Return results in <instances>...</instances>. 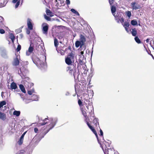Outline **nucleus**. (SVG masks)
Here are the masks:
<instances>
[{
	"label": "nucleus",
	"instance_id": "obj_6",
	"mask_svg": "<svg viewBox=\"0 0 154 154\" xmlns=\"http://www.w3.org/2000/svg\"><path fill=\"white\" fill-rule=\"evenodd\" d=\"M104 154H114V149L113 147L110 148H107L105 149V150L104 151Z\"/></svg>",
	"mask_w": 154,
	"mask_h": 154
},
{
	"label": "nucleus",
	"instance_id": "obj_17",
	"mask_svg": "<svg viewBox=\"0 0 154 154\" xmlns=\"http://www.w3.org/2000/svg\"><path fill=\"white\" fill-rule=\"evenodd\" d=\"M80 41L82 43V45H84L85 42L86 41L85 38V36L82 35H80Z\"/></svg>",
	"mask_w": 154,
	"mask_h": 154
},
{
	"label": "nucleus",
	"instance_id": "obj_3",
	"mask_svg": "<svg viewBox=\"0 0 154 154\" xmlns=\"http://www.w3.org/2000/svg\"><path fill=\"white\" fill-rule=\"evenodd\" d=\"M75 66L73 65L68 66L66 68V71L71 76L73 75L75 78Z\"/></svg>",
	"mask_w": 154,
	"mask_h": 154
},
{
	"label": "nucleus",
	"instance_id": "obj_9",
	"mask_svg": "<svg viewBox=\"0 0 154 154\" xmlns=\"http://www.w3.org/2000/svg\"><path fill=\"white\" fill-rule=\"evenodd\" d=\"M92 123L94 124V126H93L94 128L98 129V127L100 128L98 120L97 118H94L92 121Z\"/></svg>",
	"mask_w": 154,
	"mask_h": 154
},
{
	"label": "nucleus",
	"instance_id": "obj_28",
	"mask_svg": "<svg viewBox=\"0 0 154 154\" xmlns=\"http://www.w3.org/2000/svg\"><path fill=\"white\" fill-rule=\"evenodd\" d=\"M84 104L86 106H87L91 104L90 101L88 100L85 99L84 101Z\"/></svg>",
	"mask_w": 154,
	"mask_h": 154
},
{
	"label": "nucleus",
	"instance_id": "obj_4",
	"mask_svg": "<svg viewBox=\"0 0 154 154\" xmlns=\"http://www.w3.org/2000/svg\"><path fill=\"white\" fill-rule=\"evenodd\" d=\"M85 118V121L86 123V124L88 127L91 130V131H92V132L94 134L95 136H96L97 140H98V135L96 131L95 130L94 128V127H93L88 122L89 120L88 117L87 116V115H86L85 116H84Z\"/></svg>",
	"mask_w": 154,
	"mask_h": 154
},
{
	"label": "nucleus",
	"instance_id": "obj_10",
	"mask_svg": "<svg viewBox=\"0 0 154 154\" xmlns=\"http://www.w3.org/2000/svg\"><path fill=\"white\" fill-rule=\"evenodd\" d=\"M32 22V20L28 18L27 20V25L28 29L30 30L33 29V25Z\"/></svg>",
	"mask_w": 154,
	"mask_h": 154
},
{
	"label": "nucleus",
	"instance_id": "obj_27",
	"mask_svg": "<svg viewBox=\"0 0 154 154\" xmlns=\"http://www.w3.org/2000/svg\"><path fill=\"white\" fill-rule=\"evenodd\" d=\"M131 34L133 36H135L137 34V31L135 28L132 29V31L131 32Z\"/></svg>",
	"mask_w": 154,
	"mask_h": 154
},
{
	"label": "nucleus",
	"instance_id": "obj_31",
	"mask_svg": "<svg viewBox=\"0 0 154 154\" xmlns=\"http://www.w3.org/2000/svg\"><path fill=\"white\" fill-rule=\"evenodd\" d=\"M131 24L133 26H135L137 24V23L136 20H133L131 21Z\"/></svg>",
	"mask_w": 154,
	"mask_h": 154
},
{
	"label": "nucleus",
	"instance_id": "obj_29",
	"mask_svg": "<svg viewBox=\"0 0 154 154\" xmlns=\"http://www.w3.org/2000/svg\"><path fill=\"white\" fill-rule=\"evenodd\" d=\"M59 43L57 38H55L54 39V46L57 48L58 45Z\"/></svg>",
	"mask_w": 154,
	"mask_h": 154
},
{
	"label": "nucleus",
	"instance_id": "obj_36",
	"mask_svg": "<svg viewBox=\"0 0 154 154\" xmlns=\"http://www.w3.org/2000/svg\"><path fill=\"white\" fill-rule=\"evenodd\" d=\"M4 19L3 17L0 16V23L1 24H3V22L4 21Z\"/></svg>",
	"mask_w": 154,
	"mask_h": 154
},
{
	"label": "nucleus",
	"instance_id": "obj_44",
	"mask_svg": "<svg viewBox=\"0 0 154 154\" xmlns=\"http://www.w3.org/2000/svg\"><path fill=\"white\" fill-rule=\"evenodd\" d=\"M33 92H34L33 91H32V90L28 91V93L30 95H31L33 93Z\"/></svg>",
	"mask_w": 154,
	"mask_h": 154
},
{
	"label": "nucleus",
	"instance_id": "obj_30",
	"mask_svg": "<svg viewBox=\"0 0 154 154\" xmlns=\"http://www.w3.org/2000/svg\"><path fill=\"white\" fill-rule=\"evenodd\" d=\"M20 112L19 111H14L13 112V115H15L17 116H18L20 114Z\"/></svg>",
	"mask_w": 154,
	"mask_h": 154
},
{
	"label": "nucleus",
	"instance_id": "obj_55",
	"mask_svg": "<svg viewBox=\"0 0 154 154\" xmlns=\"http://www.w3.org/2000/svg\"><path fill=\"white\" fill-rule=\"evenodd\" d=\"M149 38H147L146 40V42L148 43L149 42Z\"/></svg>",
	"mask_w": 154,
	"mask_h": 154
},
{
	"label": "nucleus",
	"instance_id": "obj_11",
	"mask_svg": "<svg viewBox=\"0 0 154 154\" xmlns=\"http://www.w3.org/2000/svg\"><path fill=\"white\" fill-rule=\"evenodd\" d=\"M67 50V48L65 49L64 47H60L58 48L57 51L58 53H60L62 55H63Z\"/></svg>",
	"mask_w": 154,
	"mask_h": 154
},
{
	"label": "nucleus",
	"instance_id": "obj_38",
	"mask_svg": "<svg viewBox=\"0 0 154 154\" xmlns=\"http://www.w3.org/2000/svg\"><path fill=\"white\" fill-rule=\"evenodd\" d=\"M127 15L129 17H130L131 15V13L130 11H128L126 12Z\"/></svg>",
	"mask_w": 154,
	"mask_h": 154
},
{
	"label": "nucleus",
	"instance_id": "obj_5",
	"mask_svg": "<svg viewBox=\"0 0 154 154\" xmlns=\"http://www.w3.org/2000/svg\"><path fill=\"white\" fill-rule=\"evenodd\" d=\"M49 26L47 23H45L43 24L42 29V32L44 34L47 35L48 33Z\"/></svg>",
	"mask_w": 154,
	"mask_h": 154
},
{
	"label": "nucleus",
	"instance_id": "obj_15",
	"mask_svg": "<svg viewBox=\"0 0 154 154\" xmlns=\"http://www.w3.org/2000/svg\"><path fill=\"white\" fill-rule=\"evenodd\" d=\"M6 119V114L0 111V119L3 121H5Z\"/></svg>",
	"mask_w": 154,
	"mask_h": 154
},
{
	"label": "nucleus",
	"instance_id": "obj_13",
	"mask_svg": "<svg viewBox=\"0 0 154 154\" xmlns=\"http://www.w3.org/2000/svg\"><path fill=\"white\" fill-rule=\"evenodd\" d=\"M86 107L87 109H85L86 111L87 112H89V113H91L92 112V110L93 109L92 106L90 104H88V105L86 106Z\"/></svg>",
	"mask_w": 154,
	"mask_h": 154
},
{
	"label": "nucleus",
	"instance_id": "obj_20",
	"mask_svg": "<svg viewBox=\"0 0 154 154\" xmlns=\"http://www.w3.org/2000/svg\"><path fill=\"white\" fill-rule=\"evenodd\" d=\"M31 99L32 101H37L38 100V97L36 95L33 94L31 96Z\"/></svg>",
	"mask_w": 154,
	"mask_h": 154
},
{
	"label": "nucleus",
	"instance_id": "obj_59",
	"mask_svg": "<svg viewBox=\"0 0 154 154\" xmlns=\"http://www.w3.org/2000/svg\"><path fill=\"white\" fill-rule=\"evenodd\" d=\"M153 49H154V48H153Z\"/></svg>",
	"mask_w": 154,
	"mask_h": 154
},
{
	"label": "nucleus",
	"instance_id": "obj_26",
	"mask_svg": "<svg viewBox=\"0 0 154 154\" xmlns=\"http://www.w3.org/2000/svg\"><path fill=\"white\" fill-rule=\"evenodd\" d=\"M19 87L21 91L24 93H26V91L25 89V88L23 85L22 84H20L19 85Z\"/></svg>",
	"mask_w": 154,
	"mask_h": 154
},
{
	"label": "nucleus",
	"instance_id": "obj_18",
	"mask_svg": "<svg viewBox=\"0 0 154 154\" xmlns=\"http://www.w3.org/2000/svg\"><path fill=\"white\" fill-rule=\"evenodd\" d=\"M48 117H47V118H45V119L43 120L42 121V122H40L39 123V124L41 125H44L46 124L48 122L47 121L49 120V119H48Z\"/></svg>",
	"mask_w": 154,
	"mask_h": 154
},
{
	"label": "nucleus",
	"instance_id": "obj_52",
	"mask_svg": "<svg viewBox=\"0 0 154 154\" xmlns=\"http://www.w3.org/2000/svg\"><path fill=\"white\" fill-rule=\"evenodd\" d=\"M18 0H13V2L14 3H16V2H17V1H18Z\"/></svg>",
	"mask_w": 154,
	"mask_h": 154
},
{
	"label": "nucleus",
	"instance_id": "obj_58",
	"mask_svg": "<svg viewBox=\"0 0 154 154\" xmlns=\"http://www.w3.org/2000/svg\"><path fill=\"white\" fill-rule=\"evenodd\" d=\"M56 2H57V0H56Z\"/></svg>",
	"mask_w": 154,
	"mask_h": 154
},
{
	"label": "nucleus",
	"instance_id": "obj_43",
	"mask_svg": "<svg viewBox=\"0 0 154 154\" xmlns=\"http://www.w3.org/2000/svg\"><path fill=\"white\" fill-rule=\"evenodd\" d=\"M115 0H109V2L110 5H112L114 2Z\"/></svg>",
	"mask_w": 154,
	"mask_h": 154
},
{
	"label": "nucleus",
	"instance_id": "obj_7",
	"mask_svg": "<svg viewBox=\"0 0 154 154\" xmlns=\"http://www.w3.org/2000/svg\"><path fill=\"white\" fill-rule=\"evenodd\" d=\"M122 12H119L117 13L116 15H115V20H117V22L119 23L120 22V19H121L122 17Z\"/></svg>",
	"mask_w": 154,
	"mask_h": 154
},
{
	"label": "nucleus",
	"instance_id": "obj_12",
	"mask_svg": "<svg viewBox=\"0 0 154 154\" xmlns=\"http://www.w3.org/2000/svg\"><path fill=\"white\" fill-rule=\"evenodd\" d=\"M20 61L18 59V56H16V57L14 58L12 64L14 66H17L19 64Z\"/></svg>",
	"mask_w": 154,
	"mask_h": 154
},
{
	"label": "nucleus",
	"instance_id": "obj_23",
	"mask_svg": "<svg viewBox=\"0 0 154 154\" xmlns=\"http://www.w3.org/2000/svg\"><path fill=\"white\" fill-rule=\"evenodd\" d=\"M11 88L12 89H15L17 88L16 83L14 82H12L11 85Z\"/></svg>",
	"mask_w": 154,
	"mask_h": 154
},
{
	"label": "nucleus",
	"instance_id": "obj_57",
	"mask_svg": "<svg viewBox=\"0 0 154 154\" xmlns=\"http://www.w3.org/2000/svg\"><path fill=\"white\" fill-rule=\"evenodd\" d=\"M21 31V30L20 31V32H20Z\"/></svg>",
	"mask_w": 154,
	"mask_h": 154
},
{
	"label": "nucleus",
	"instance_id": "obj_46",
	"mask_svg": "<svg viewBox=\"0 0 154 154\" xmlns=\"http://www.w3.org/2000/svg\"><path fill=\"white\" fill-rule=\"evenodd\" d=\"M5 33V31L3 29H0V33L1 34H3Z\"/></svg>",
	"mask_w": 154,
	"mask_h": 154
},
{
	"label": "nucleus",
	"instance_id": "obj_14",
	"mask_svg": "<svg viewBox=\"0 0 154 154\" xmlns=\"http://www.w3.org/2000/svg\"><path fill=\"white\" fill-rule=\"evenodd\" d=\"M26 133V132L22 134V135H21V137L20 138V140L18 141V143L19 145H22V144L23 143V142L24 137V136L25 134Z\"/></svg>",
	"mask_w": 154,
	"mask_h": 154
},
{
	"label": "nucleus",
	"instance_id": "obj_47",
	"mask_svg": "<svg viewBox=\"0 0 154 154\" xmlns=\"http://www.w3.org/2000/svg\"><path fill=\"white\" fill-rule=\"evenodd\" d=\"M66 3L67 5H69L70 4V1L69 0H66Z\"/></svg>",
	"mask_w": 154,
	"mask_h": 154
},
{
	"label": "nucleus",
	"instance_id": "obj_22",
	"mask_svg": "<svg viewBox=\"0 0 154 154\" xmlns=\"http://www.w3.org/2000/svg\"><path fill=\"white\" fill-rule=\"evenodd\" d=\"M33 45L31 43L30 45V46L29 48L28 51L29 53H32L34 50V46H32Z\"/></svg>",
	"mask_w": 154,
	"mask_h": 154
},
{
	"label": "nucleus",
	"instance_id": "obj_48",
	"mask_svg": "<svg viewBox=\"0 0 154 154\" xmlns=\"http://www.w3.org/2000/svg\"><path fill=\"white\" fill-rule=\"evenodd\" d=\"M120 21L121 22V23H122L124 22V19L123 17L120 19Z\"/></svg>",
	"mask_w": 154,
	"mask_h": 154
},
{
	"label": "nucleus",
	"instance_id": "obj_41",
	"mask_svg": "<svg viewBox=\"0 0 154 154\" xmlns=\"http://www.w3.org/2000/svg\"><path fill=\"white\" fill-rule=\"evenodd\" d=\"M79 64H80L81 65H83L84 64V62L81 59H79Z\"/></svg>",
	"mask_w": 154,
	"mask_h": 154
},
{
	"label": "nucleus",
	"instance_id": "obj_24",
	"mask_svg": "<svg viewBox=\"0 0 154 154\" xmlns=\"http://www.w3.org/2000/svg\"><path fill=\"white\" fill-rule=\"evenodd\" d=\"M83 45H82V43L80 41H77L75 42V45L77 48L79 47L80 46L82 47Z\"/></svg>",
	"mask_w": 154,
	"mask_h": 154
},
{
	"label": "nucleus",
	"instance_id": "obj_34",
	"mask_svg": "<svg viewBox=\"0 0 154 154\" xmlns=\"http://www.w3.org/2000/svg\"><path fill=\"white\" fill-rule=\"evenodd\" d=\"M71 11L73 13L75 14L79 15V13L75 9H71Z\"/></svg>",
	"mask_w": 154,
	"mask_h": 154
},
{
	"label": "nucleus",
	"instance_id": "obj_2",
	"mask_svg": "<svg viewBox=\"0 0 154 154\" xmlns=\"http://www.w3.org/2000/svg\"><path fill=\"white\" fill-rule=\"evenodd\" d=\"M75 54L72 52L69 53L65 58V61L66 63L68 65H72V63L74 61V57Z\"/></svg>",
	"mask_w": 154,
	"mask_h": 154
},
{
	"label": "nucleus",
	"instance_id": "obj_33",
	"mask_svg": "<svg viewBox=\"0 0 154 154\" xmlns=\"http://www.w3.org/2000/svg\"><path fill=\"white\" fill-rule=\"evenodd\" d=\"M134 39L136 42H137V43L140 44L141 43V41L137 36H135L134 38Z\"/></svg>",
	"mask_w": 154,
	"mask_h": 154
},
{
	"label": "nucleus",
	"instance_id": "obj_37",
	"mask_svg": "<svg viewBox=\"0 0 154 154\" xmlns=\"http://www.w3.org/2000/svg\"><path fill=\"white\" fill-rule=\"evenodd\" d=\"M44 17L45 19L48 21L51 20V18H50L49 17H48L45 14L44 15Z\"/></svg>",
	"mask_w": 154,
	"mask_h": 154
},
{
	"label": "nucleus",
	"instance_id": "obj_51",
	"mask_svg": "<svg viewBox=\"0 0 154 154\" xmlns=\"http://www.w3.org/2000/svg\"><path fill=\"white\" fill-rule=\"evenodd\" d=\"M24 152H25V151H24L23 150H21L20 151V154H23Z\"/></svg>",
	"mask_w": 154,
	"mask_h": 154
},
{
	"label": "nucleus",
	"instance_id": "obj_45",
	"mask_svg": "<svg viewBox=\"0 0 154 154\" xmlns=\"http://www.w3.org/2000/svg\"><path fill=\"white\" fill-rule=\"evenodd\" d=\"M100 136H102L103 137V133L102 130L100 128Z\"/></svg>",
	"mask_w": 154,
	"mask_h": 154
},
{
	"label": "nucleus",
	"instance_id": "obj_40",
	"mask_svg": "<svg viewBox=\"0 0 154 154\" xmlns=\"http://www.w3.org/2000/svg\"><path fill=\"white\" fill-rule=\"evenodd\" d=\"M81 111L82 112V114L84 116H85L86 115H87L86 114V111H85L84 110H83V109L82 108H81Z\"/></svg>",
	"mask_w": 154,
	"mask_h": 154
},
{
	"label": "nucleus",
	"instance_id": "obj_49",
	"mask_svg": "<svg viewBox=\"0 0 154 154\" xmlns=\"http://www.w3.org/2000/svg\"><path fill=\"white\" fill-rule=\"evenodd\" d=\"M34 131L35 133H37L38 129L37 128H35L34 129Z\"/></svg>",
	"mask_w": 154,
	"mask_h": 154
},
{
	"label": "nucleus",
	"instance_id": "obj_39",
	"mask_svg": "<svg viewBox=\"0 0 154 154\" xmlns=\"http://www.w3.org/2000/svg\"><path fill=\"white\" fill-rule=\"evenodd\" d=\"M21 49V46L20 45H18L17 46L16 50L17 52H18L20 51Z\"/></svg>",
	"mask_w": 154,
	"mask_h": 154
},
{
	"label": "nucleus",
	"instance_id": "obj_19",
	"mask_svg": "<svg viewBox=\"0 0 154 154\" xmlns=\"http://www.w3.org/2000/svg\"><path fill=\"white\" fill-rule=\"evenodd\" d=\"M111 11L113 15L115 16V15L116 14L115 12L116 11V8L115 6L112 5H111Z\"/></svg>",
	"mask_w": 154,
	"mask_h": 154
},
{
	"label": "nucleus",
	"instance_id": "obj_50",
	"mask_svg": "<svg viewBox=\"0 0 154 154\" xmlns=\"http://www.w3.org/2000/svg\"><path fill=\"white\" fill-rule=\"evenodd\" d=\"M150 51V52L149 53V52H148V53L152 57V58H153V59L154 60V57H153V55H152V54L151 53V51Z\"/></svg>",
	"mask_w": 154,
	"mask_h": 154
},
{
	"label": "nucleus",
	"instance_id": "obj_42",
	"mask_svg": "<svg viewBox=\"0 0 154 154\" xmlns=\"http://www.w3.org/2000/svg\"><path fill=\"white\" fill-rule=\"evenodd\" d=\"M20 1H18L16 3V4L15 5V8H17L18 7V6H19V5H20Z\"/></svg>",
	"mask_w": 154,
	"mask_h": 154
},
{
	"label": "nucleus",
	"instance_id": "obj_53",
	"mask_svg": "<svg viewBox=\"0 0 154 154\" xmlns=\"http://www.w3.org/2000/svg\"><path fill=\"white\" fill-rule=\"evenodd\" d=\"M30 32L29 30H27L26 31V33L27 34H30Z\"/></svg>",
	"mask_w": 154,
	"mask_h": 154
},
{
	"label": "nucleus",
	"instance_id": "obj_8",
	"mask_svg": "<svg viewBox=\"0 0 154 154\" xmlns=\"http://www.w3.org/2000/svg\"><path fill=\"white\" fill-rule=\"evenodd\" d=\"M131 5L133 9L137 10L140 8V6L139 5L135 2L131 3Z\"/></svg>",
	"mask_w": 154,
	"mask_h": 154
},
{
	"label": "nucleus",
	"instance_id": "obj_25",
	"mask_svg": "<svg viewBox=\"0 0 154 154\" xmlns=\"http://www.w3.org/2000/svg\"><path fill=\"white\" fill-rule=\"evenodd\" d=\"M9 38L11 39L12 42L14 43L15 39V36L13 34L11 33L9 34Z\"/></svg>",
	"mask_w": 154,
	"mask_h": 154
},
{
	"label": "nucleus",
	"instance_id": "obj_54",
	"mask_svg": "<svg viewBox=\"0 0 154 154\" xmlns=\"http://www.w3.org/2000/svg\"><path fill=\"white\" fill-rule=\"evenodd\" d=\"M68 49L71 50V49H72L71 47L70 46H69L68 47V48H67V49Z\"/></svg>",
	"mask_w": 154,
	"mask_h": 154
},
{
	"label": "nucleus",
	"instance_id": "obj_56",
	"mask_svg": "<svg viewBox=\"0 0 154 154\" xmlns=\"http://www.w3.org/2000/svg\"><path fill=\"white\" fill-rule=\"evenodd\" d=\"M81 54L82 55L83 54H84V52L83 51H82L81 52Z\"/></svg>",
	"mask_w": 154,
	"mask_h": 154
},
{
	"label": "nucleus",
	"instance_id": "obj_35",
	"mask_svg": "<svg viewBox=\"0 0 154 154\" xmlns=\"http://www.w3.org/2000/svg\"><path fill=\"white\" fill-rule=\"evenodd\" d=\"M78 103L81 108V107L83 106V105L82 104V101L80 99H79L78 100Z\"/></svg>",
	"mask_w": 154,
	"mask_h": 154
},
{
	"label": "nucleus",
	"instance_id": "obj_21",
	"mask_svg": "<svg viewBox=\"0 0 154 154\" xmlns=\"http://www.w3.org/2000/svg\"><path fill=\"white\" fill-rule=\"evenodd\" d=\"M46 12L47 14L50 17H52L54 16L53 14L49 9H47L46 11Z\"/></svg>",
	"mask_w": 154,
	"mask_h": 154
},
{
	"label": "nucleus",
	"instance_id": "obj_1",
	"mask_svg": "<svg viewBox=\"0 0 154 154\" xmlns=\"http://www.w3.org/2000/svg\"><path fill=\"white\" fill-rule=\"evenodd\" d=\"M49 120L51 121V122L47 127L48 129L44 133H41L40 134L42 138L44 136L48 133L50 130L54 126L57 121V119L56 118L53 119L52 118H50Z\"/></svg>",
	"mask_w": 154,
	"mask_h": 154
},
{
	"label": "nucleus",
	"instance_id": "obj_32",
	"mask_svg": "<svg viewBox=\"0 0 154 154\" xmlns=\"http://www.w3.org/2000/svg\"><path fill=\"white\" fill-rule=\"evenodd\" d=\"M6 104V103L5 101L0 102V109L3 106L5 105Z\"/></svg>",
	"mask_w": 154,
	"mask_h": 154
},
{
	"label": "nucleus",
	"instance_id": "obj_16",
	"mask_svg": "<svg viewBox=\"0 0 154 154\" xmlns=\"http://www.w3.org/2000/svg\"><path fill=\"white\" fill-rule=\"evenodd\" d=\"M130 25L129 23L128 22H125L123 26L124 27L125 30L127 32H129V31L128 30V28L129 27Z\"/></svg>",
	"mask_w": 154,
	"mask_h": 154
}]
</instances>
